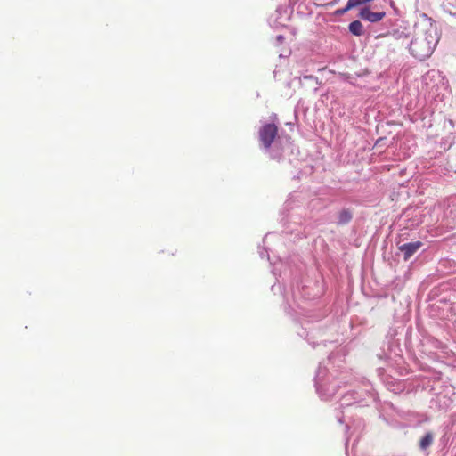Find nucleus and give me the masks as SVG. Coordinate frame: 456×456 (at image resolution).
<instances>
[{"label": "nucleus", "mask_w": 456, "mask_h": 456, "mask_svg": "<svg viewBox=\"0 0 456 456\" xmlns=\"http://www.w3.org/2000/svg\"><path fill=\"white\" fill-rule=\"evenodd\" d=\"M411 51L415 57L423 60L431 54L432 48L426 45L424 39L416 38L411 43Z\"/></svg>", "instance_id": "2"}, {"label": "nucleus", "mask_w": 456, "mask_h": 456, "mask_svg": "<svg viewBox=\"0 0 456 456\" xmlns=\"http://www.w3.org/2000/svg\"><path fill=\"white\" fill-rule=\"evenodd\" d=\"M422 246V242L415 241L411 243H406L399 246V250L403 253L404 260H408L411 256H413Z\"/></svg>", "instance_id": "4"}, {"label": "nucleus", "mask_w": 456, "mask_h": 456, "mask_svg": "<svg viewBox=\"0 0 456 456\" xmlns=\"http://www.w3.org/2000/svg\"><path fill=\"white\" fill-rule=\"evenodd\" d=\"M433 442L432 433H427L420 440L419 446L421 449H427Z\"/></svg>", "instance_id": "7"}, {"label": "nucleus", "mask_w": 456, "mask_h": 456, "mask_svg": "<svg viewBox=\"0 0 456 456\" xmlns=\"http://www.w3.org/2000/svg\"><path fill=\"white\" fill-rule=\"evenodd\" d=\"M386 12H371L369 8L364 7L362 8L359 12V17L364 20L370 21V22H378L383 20L385 17Z\"/></svg>", "instance_id": "3"}, {"label": "nucleus", "mask_w": 456, "mask_h": 456, "mask_svg": "<svg viewBox=\"0 0 456 456\" xmlns=\"http://www.w3.org/2000/svg\"><path fill=\"white\" fill-rule=\"evenodd\" d=\"M278 134V127L274 124H265L259 129V140L265 149L271 147Z\"/></svg>", "instance_id": "1"}, {"label": "nucleus", "mask_w": 456, "mask_h": 456, "mask_svg": "<svg viewBox=\"0 0 456 456\" xmlns=\"http://www.w3.org/2000/svg\"><path fill=\"white\" fill-rule=\"evenodd\" d=\"M348 29H349L350 33H352L353 35L357 36V37H360V36L363 35V33H364L363 26H362V22L359 20H354V21L351 22L348 26Z\"/></svg>", "instance_id": "5"}, {"label": "nucleus", "mask_w": 456, "mask_h": 456, "mask_svg": "<svg viewBox=\"0 0 456 456\" xmlns=\"http://www.w3.org/2000/svg\"><path fill=\"white\" fill-rule=\"evenodd\" d=\"M351 9H353V8L349 7V2L347 1V4L344 8L338 9L335 11V14L338 16H341V15H344L346 12H347Z\"/></svg>", "instance_id": "8"}, {"label": "nucleus", "mask_w": 456, "mask_h": 456, "mask_svg": "<svg viewBox=\"0 0 456 456\" xmlns=\"http://www.w3.org/2000/svg\"><path fill=\"white\" fill-rule=\"evenodd\" d=\"M352 217L353 216L350 210L343 209L338 214V224H346L351 221Z\"/></svg>", "instance_id": "6"}]
</instances>
